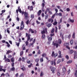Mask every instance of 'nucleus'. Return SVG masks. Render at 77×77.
<instances>
[{
  "label": "nucleus",
  "mask_w": 77,
  "mask_h": 77,
  "mask_svg": "<svg viewBox=\"0 0 77 77\" xmlns=\"http://www.w3.org/2000/svg\"><path fill=\"white\" fill-rule=\"evenodd\" d=\"M24 15L25 16V18L26 20H29V13L25 12L24 13Z\"/></svg>",
  "instance_id": "obj_1"
},
{
  "label": "nucleus",
  "mask_w": 77,
  "mask_h": 77,
  "mask_svg": "<svg viewBox=\"0 0 77 77\" xmlns=\"http://www.w3.org/2000/svg\"><path fill=\"white\" fill-rule=\"evenodd\" d=\"M20 30H23V29L24 28V22L22 21L20 24Z\"/></svg>",
  "instance_id": "obj_2"
},
{
  "label": "nucleus",
  "mask_w": 77,
  "mask_h": 77,
  "mask_svg": "<svg viewBox=\"0 0 77 77\" xmlns=\"http://www.w3.org/2000/svg\"><path fill=\"white\" fill-rule=\"evenodd\" d=\"M51 56L52 57H53L54 56V57H56L57 56V53L54 54V52L53 51Z\"/></svg>",
  "instance_id": "obj_3"
},
{
  "label": "nucleus",
  "mask_w": 77,
  "mask_h": 77,
  "mask_svg": "<svg viewBox=\"0 0 77 77\" xmlns=\"http://www.w3.org/2000/svg\"><path fill=\"white\" fill-rule=\"evenodd\" d=\"M30 35L29 34L28 36V38L27 39V41H29V40L30 42H31V41H33V38H30Z\"/></svg>",
  "instance_id": "obj_4"
},
{
  "label": "nucleus",
  "mask_w": 77,
  "mask_h": 77,
  "mask_svg": "<svg viewBox=\"0 0 77 77\" xmlns=\"http://www.w3.org/2000/svg\"><path fill=\"white\" fill-rule=\"evenodd\" d=\"M50 68L51 69V71H52V73H54V71H56V68L54 67L52 68V66H51L50 67Z\"/></svg>",
  "instance_id": "obj_5"
},
{
  "label": "nucleus",
  "mask_w": 77,
  "mask_h": 77,
  "mask_svg": "<svg viewBox=\"0 0 77 77\" xmlns=\"http://www.w3.org/2000/svg\"><path fill=\"white\" fill-rule=\"evenodd\" d=\"M45 33H46V34H47V29L46 28L45 29V30H43L41 32V33L42 34V35L45 34Z\"/></svg>",
  "instance_id": "obj_6"
},
{
  "label": "nucleus",
  "mask_w": 77,
  "mask_h": 77,
  "mask_svg": "<svg viewBox=\"0 0 77 77\" xmlns=\"http://www.w3.org/2000/svg\"><path fill=\"white\" fill-rule=\"evenodd\" d=\"M52 45H54V46H56V48H57V47H58V43L56 44V43H54V42H53Z\"/></svg>",
  "instance_id": "obj_7"
},
{
  "label": "nucleus",
  "mask_w": 77,
  "mask_h": 77,
  "mask_svg": "<svg viewBox=\"0 0 77 77\" xmlns=\"http://www.w3.org/2000/svg\"><path fill=\"white\" fill-rule=\"evenodd\" d=\"M41 12H42V11H41V10H40L38 11L37 13L38 15V16H39V15H41Z\"/></svg>",
  "instance_id": "obj_8"
},
{
  "label": "nucleus",
  "mask_w": 77,
  "mask_h": 77,
  "mask_svg": "<svg viewBox=\"0 0 77 77\" xmlns=\"http://www.w3.org/2000/svg\"><path fill=\"white\" fill-rule=\"evenodd\" d=\"M42 56L43 57H46V56H47V54L45 53H43L42 55Z\"/></svg>",
  "instance_id": "obj_9"
},
{
  "label": "nucleus",
  "mask_w": 77,
  "mask_h": 77,
  "mask_svg": "<svg viewBox=\"0 0 77 77\" xmlns=\"http://www.w3.org/2000/svg\"><path fill=\"white\" fill-rule=\"evenodd\" d=\"M74 53V51L72 50H70L69 51V54H72V53Z\"/></svg>",
  "instance_id": "obj_10"
},
{
  "label": "nucleus",
  "mask_w": 77,
  "mask_h": 77,
  "mask_svg": "<svg viewBox=\"0 0 77 77\" xmlns=\"http://www.w3.org/2000/svg\"><path fill=\"white\" fill-rule=\"evenodd\" d=\"M5 62H10L11 60H10L9 59L7 58L5 60Z\"/></svg>",
  "instance_id": "obj_11"
},
{
  "label": "nucleus",
  "mask_w": 77,
  "mask_h": 77,
  "mask_svg": "<svg viewBox=\"0 0 77 77\" xmlns=\"http://www.w3.org/2000/svg\"><path fill=\"white\" fill-rule=\"evenodd\" d=\"M63 72H65L66 71V68H65V67H63Z\"/></svg>",
  "instance_id": "obj_12"
},
{
  "label": "nucleus",
  "mask_w": 77,
  "mask_h": 77,
  "mask_svg": "<svg viewBox=\"0 0 77 77\" xmlns=\"http://www.w3.org/2000/svg\"><path fill=\"white\" fill-rule=\"evenodd\" d=\"M39 60V58H36L35 59V61L36 63H38V62Z\"/></svg>",
  "instance_id": "obj_13"
},
{
  "label": "nucleus",
  "mask_w": 77,
  "mask_h": 77,
  "mask_svg": "<svg viewBox=\"0 0 77 77\" xmlns=\"http://www.w3.org/2000/svg\"><path fill=\"white\" fill-rule=\"evenodd\" d=\"M6 43L7 44V47L8 48H9V47L11 46V45H10V44H9V43L8 42H6Z\"/></svg>",
  "instance_id": "obj_14"
},
{
  "label": "nucleus",
  "mask_w": 77,
  "mask_h": 77,
  "mask_svg": "<svg viewBox=\"0 0 77 77\" xmlns=\"http://www.w3.org/2000/svg\"><path fill=\"white\" fill-rule=\"evenodd\" d=\"M74 43V40H71L70 41V43L71 45H72Z\"/></svg>",
  "instance_id": "obj_15"
},
{
  "label": "nucleus",
  "mask_w": 77,
  "mask_h": 77,
  "mask_svg": "<svg viewBox=\"0 0 77 77\" xmlns=\"http://www.w3.org/2000/svg\"><path fill=\"white\" fill-rule=\"evenodd\" d=\"M15 69V67H13L11 69V70L12 71H14Z\"/></svg>",
  "instance_id": "obj_16"
},
{
  "label": "nucleus",
  "mask_w": 77,
  "mask_h": 77,
  "mask_svg": "<svg viewBox=\"0 0 77 77\" xmlns=\"http://www.w3.org/2000/svg\"><path fill=\"white\" fill-rule=\"evenodd\" d=\"M11 61L13 63L14 62V58L12 57L11 59Z\"/></svg>",
  "instance_id": "obj_17"
},
{
  "label": "nucleus",
  "mask_w": 77,
  "mask_h": 77,
  "mask_svg": "<svg viewBox=\"0 0 77 77\" xmlns=\"http://www.w3.org/2000/svg\"><path fill=\"white\" fill-rule=\"evenodd\" d=\"M52 37L51 36L49 37L48 38V41H51L52 40Z\"/></svg>",
  "instance_id": "obj_18"
},
{
  "label": "nucleus",
  "mask_w": 77,
  "mask_h": 77,
  "mask_svg": "<svg viewBox=\"0 0 77 77\" xmlns=\"http://www.w3.org/2000/svg\"><path fill=\"white\" fill-rule=\"evenodd\" d=\"M27 20H28L26 22V24L28 25V24H29V23H30V21H29V19Z\"/></svg>",
  "instance_id": "obj_19"
},
{
  "label": "nucleus",
  "mask_w": 77,
  "mask_h": 77,
  "mask_svg": "<svg viewBox=\"0 0 77 77\" xmlns=\"http://www.w3.org/2000/svg\"><path fill=\"white\" fill-rule=\"evenodd\" d=\"M42 39H44L45 38V34H43L42 37Z\"/></svg>",
  "instance_id": "obj_20"
},
{
  "label": "nucleus",
  "mask_w": 77,
  "mask_h": 77,
  "mask_svg": "<svg viewBox=\"0 0 77 77\" xmlns=\"http://www.w3.org/2000/svg\"><path fill=\"white\" fill-rule=\"evenodd\" d=\"M52 24L51 23H49L48 25H47V26L48 27H50L51 26Z\"/></svg>",
  "instance_id": "obj_21"
},
{
  "label": "nucleus",
  "mask_w": 77,
  "mask_h": 77,
  "mask_svg": "<svg viewBox=\"0 0 77 77\" xmlns=\"http://www.w3.org/2000/svg\"><path fill=\"white\" fill-rule=\"evenodd\" d=\"M20 7H19L18 8V9L19 10V11L20 13H21L22 12V11H21V10L20 9Z\"/></svg>",
  "instance_id": "obj_22"
},
{
  "label": "nucleus",
  "mask_w": 77,
  "mask_h": 77,
  "mask_svg": "<svg viewBox=\"0 0 77 77\" xmlns=\"http://www.w3.org/2000/svg\"><path fill=\"white\" fill-rule=\"evenodd\" d=\"M58 43L59 44H61L62 43V40H60V39H59L58 40Z\"/></svg>",
  "instance_id": "obj_23"
},
{
  "label": "nucleus",
  "mask_w": 77,
  "mask_h": 77,
  "mask_svg": "<svg viewBox=\"0 0 77 77\" xmlns=\"http://www.w3.org/2000/svg\"><path fill=\"white\" fill-rule=\"evenodd\" d=\"M62 18H61L60 20V21L58 22L59 24H60V23H62Z\"/></svg>",
  "instance_id": "obj_24"
},
{
  "label": "nucleus",
  "mask_w": 77,
  "mask_h": 77,
  "mask_svg": "<svg viewBox=\"0 0 77 77\" xmlns=\"http://www.w3.org/2000/svg\"><path fill=\"white\" fill-rule=\"evenodd\" d=\"M34 14H31V18H32V19H33V18H34Z\"/></svg>",
  "instance_id": "obj_25"
},
{
  "label": "nucleus",
  "mask_w": 77,
  "mask_h": 77,
  "mask_svg": "<svg viewBox=\"0 0 77 77\" xmlns=\"http://www.w3.org/2000/svg\"><path fill=\"white\" fill-rule=\"evenodd\" d=\"M57 21H55L54 23H53V24L54 26H56V25H57Z\"/></svg>",
  "instance_id": "obj_26"
},
{
  "label": "nucleus",
  "mask_w": 77,
  "mask_h": 77,
  "mask_svg": "<svg viewBox=\"0 0 77 77\" xmlns=\"http://www.w3.org/2000/svg\"><path fill=\"white\" fill-rule=\"evenodd\" d=\"M48 14H46L45 15V20H46L47 19V18H48Z\"/></svg>",
  "instance_id": "obj_27"
},
{
  "label": "nucleus",
  "mask_w": 77,
  "mask_h": 77,
  "mask_svg": "<svg viewBox=\"0 0 77 77\" xmlns=\"http://www.w3.org/2000/svg\"><path fill=\"white\" fill-rule=\"evenodd\" d=\"M72 62V60H69L67 62V63H71Z\"/></svg>",
  "instance_id": "obj_28"
},
{
  "label": "nucleus",
  "mask_w": 77,
  "mask_h": 77,
  "mask_svg": "<svg viewBox=\"0 0 77 77\" xmlns=\"http://www.w3.org/2000/svg\"><path fill=\"white\" fill-rule=\"evenodd\" d=\"M10 29V28H8L7 29V33H10V31L8 30H9Z\"/></svg>",
  "instance_id": "obj_29"
},
{
  "label": "nucleus",
  "mask_w": 77,
  "mask_h": 77,
  "mask_svg": "<svg viewBox=\"0 0 77 77\" xmlns=\"http://www.w3.org/2000/svg\"><path fill=\"white\" fill-rule=\"evenodd\" d=\"M69 21H70V22H71V23H74V20L70 19Z\"/></svg>",
  "instance_id": "obj_30"
},
{
  "label": "nucleus",
  "mask_w": 77,
  "mask_h": 77,
  "mask_svg": "<svg viewBox=\"0 0 77 77\" xmlns=\"http://www.w3.org/2000/svg\"><path fill=\"white\" fill-rule=\"evenodd\" d=\"M60 59H58L57 61V64H58V63H60Z\"/></svg>",
  "instance_id": "obj_31"
},
{
  "label": "nucleus",
  "mask_w": 77,
  "mask_h": 77,
  "mask_svg": "<svg viewBox=\"0 0 77 77\" xmlns=\"http://www.w3.org/2000/svg\"><path fill=\"white\" fill-rule=\"evenodd\" d=\"M22 62H24L25 61V58L23 57L22 58Z\"/></svg>",
  "instance_id": "obj_32"
},
{
  "label": "nucleus",
  "mask_w": 77,
  "mask_h": 77,
  "mask_svg": "<svg viewBox=\"0 0 77 77\" xmlns=\"http://www.w3.org/2000/svg\"><path fill=\"white\" fill-rule=\"evenodd\" d=\"M16 45L17 46V47H19V45H20V42H18V43H17V42H16Z\"/></svg>",
  "instance_id": "obj_33"
},
{
  "label": "nucleus",
  "mask_w": 77,
  "mask_h": 77,
  "mask_svg": "<svg viewBox=\"0 0 77 77\" xmlns=\"http://www.w3.org/2000/svg\"><path fill=\"white\" fill-rule=\"evenodd\" d=\"M6 75V77H10V75H9V74L8 73H7L5 75Z\"/></svg>",
  "instance_id": "obj_34"
},
{
  "label": "nucleus",
  "mask_w": 77,
  "mask_h": 77,
  "mask_svg": "<svg viewBox=\"0 0 77 77\" xmlns=\"http://www.w3.org/2000/svg\"><path fill=\"white\" fill-rule=\"evenodd\" d=\"M33 6H31L30 8V10H31L32 11H33Z\"/></svg>",
  "instance_id": "obj_35"
},
{
  "label": "nucleus",
  "mask_w": 77,
  "mask_h": 77,
  "mask_svg": "<svg viewBox=\"0 0 77 77\" xmlns=\"http://www.w3.org/2000/svg\"><path fill=\"white\" fill-rule=\"evenodd\" d=\"M40 62H43L44 61V60H43V57H42L40 59Z\"/></svg>",
  "instance_id": "obj_36"
},
{
  "label": "nucleus",
  "mask_w": 77,
  "mask_h": 77,
  "mask_svg": "<svg viewBox=\"0 0 77 77\" xmlns=\"http://www.w3.org/2000/svg\"><path fill=\"white\" fill-rule=\"evenodd\" d=\"M38 54H41V51L40 50H39L37 53Z\"/></svg>",
  "instance_id": "obj_37"
},
{
  "label": "nucleus",
  "mask_w": 77,
  "mask_h": 77,
  "mask_svg": "<svg viewBox=\"0 0 77 77\" xmlns=\"http://www.w3.org/2000/svg\"><path fill=\"white\" fill-rule=\"evenodd\" d=\"M10 53V50H9L6 52V54H8Z\"/></svg>",
  "instance_id": "obj_38"
},
{
  "label": "nucleus",
  "mask_w": 77,
  "mask_h": 77,
  "mask_svg": "<svg viewBox=\"0 0 77 77\" xmlns=\"http://www.w3.org/2000/svg\"><path fill=\"white\" fill-rule=\"evenodd\" d=\"M72 38H73L74 39V38H75V33H73V35H72Z\"/></svg>",
  "instance_id": "obj_39"
},
{
  "label": "nucleus",
  "mask_w": 77,
  "mask_h": 77,
  "mask_svg": "<svg viewBox=\"0 0 77 77\" xmlns=\"http://www.w3.org/2000/svg\"><path fill=\"white\" fill-rule=\"evenodd\" d=\"M45 3L43 2L42 4V5L43 8H44V7L45 6V4H44Z\"/></svg>",
  "instance_id": "obj_40"
},
{
  "label": "nucleus",
  "mask_w": 77,
  "mask_h": 77,
  "mask_svg": "<svg viewBox=\"0 0 77 77\" xmlns=\"http://www.w3.org/2000/svg\"><path fill=\"white\" fill-rule=\"evenodd\" d=\"M51 65H53L54 64V61H51Z\"/></svg>",
  "instance_id": "obj_41"
},
{
  "label": "nucleus",
  "mask_w": 77,
  "mask_h": 77,
  "mask_svg": "<svg viewBox=\"0 0 77 77\" xmlns=\"http://www.w3.org/2000/svg\"><path fill=\"white\" fill-rule=\"evenodd\" d=\"M32 65L33 64L32 63H31L29 65H28L29 68H31V66H32Z\"/></svg>",
  "instance_id": "obj_42"
},
{
  "label": "nucleus",
  "mask_w": 77,
  "mask_h": 77,
  "mask_svg": "<svg viewBox=\"0 0 77 77\" xmlns=\"http://www.w3.org/2000/svg\"><path fill=\"white\" fill-rule=\"evenodd\" d=\"M26 45H28V44H29V42H28V41H26Z\"/></svg>",
  "instance_id": "obj_43"
},
{
  "label": "nucleus",
  "mask_w": 77,
  "mask_h": 77,
  "mask_svg": "<svg viewBox=\"0 0 77 77\" xmlns=\"http://www.w3.org/2000/svg\"><path fill=\"white\" fill-rule=\"evenodd\" d=\"M56 59L54 60V65L55 66H56Z\"/></svg>",
  "instance_id": "obj_44"
},
{
  "label": "nucleus",
  "mask_w": 77,
  "mask_h": 77,
  "mask_svg": "<svg viewBox=\"0 0 77 77\" xmlns=\"http://www.w3.org/2000/svg\"><path fill=\"white\" fill-rule=\"evenodd\" d=\"M23 51H21L20 52V56H22V55L23 54Z\"/></svg>",
  "instance_id": "obj_45"
},
{
  "label": "nucleus",
  "mask_w": 77,
  "mask_h": 77,
  "mask_svg": "<svg viewBox=\"0 0 77 77\" xmlns=\"http://www.w3.org/2000/svg\"><path fill=\"white\" fill-rule=\"evenodd\" d=\"M54 29L53 28L52 30L51 31V33H54Z\"/></svg>",
  "instance_id": "obj_46"
},
{
  "label": "nucleus",
  "mask_w": 77,
  "mask_h": 77,
  "mask_svg": "<svg viewBox=\"0 0 77 77\" xmlns=\"http://www.w3.org/2000/svg\"><path fill=\"white\" fill-rule=\"evenodd\" d=\"M58 15H59L60 17H62V13H60L58 14Z\"/></svg>",
  "instance_id": "obj_47"
},
{
  "label": "nucleus",
  "mask_w": 77,
  "mask_h": 77,
  "mask_svg": "<svg viewBox=\"0 0 77 77\" xmlns=\"http://www.w3.org/2000/svg\"><path fill=\"white\" fill-rule=\"evenodd\" d=\"M20 77H24V74L23 73L21 74Z\"/></svg>",
  "instance_id": "obj_48"
},
{
  "label": "nucleus",
  "mask_w": 77,
  "mask_h": 77,
  "mask_svg": "<svg viewBox=\"0 0 77 77\" xmlns=\"http://www.w3.org/2000/svg\"><path fill=\"white\" fill-rule=\"evenodd\" d=\"M71 34H69V36H68V38L69 39H70V38H71Z\"/></svg>",
  "instance_id": "obj_49"
},
{
  "label": "nucleus",
  "mask_w": 77,
  "mask_h": 77,
  "mask_svg": "<svg viewBox=\"0 0 77 77\" xmlns=\"http://www.w3.org/2000/svg\"><path fill=\"white\" fill-rule=\"evenodd\" d=\"M6 11V10H2V14H4L5 13V12Z\"/></svg>",
  "instance_id": "obj_50"
},
{
  "label": "nucleus",
  "mask_w": 77,
  "mask_h": 77,
  "mask_svg": "<svg viewBox=\"0 0 77 77\" xmlns=\"http://www.w3.org/2000/svg\"><path fill=\"white\" fill-rule=\"evenodd\" d=\"M57 74L58 76H60V73L59 72H58Z\"/></svg>",
  "instance_id": "obj_51"
},
{
  "label": "nucleus",
  "mask_w": 77,
  "mask_h": 77,
  "mask_svg": "<svg viewBox=\"0 0 77 77\" xmlns=\"http://www.w3.org/2000/svg\"><path fill=\"white\" fill-rule=\"evenodd\" d=\"M50 36H51V37H52V36H54V34L53 33V34H50Z\"/></svg>",
  "instance_id": "obj_52"
},
{
  "label": "nucleus",
  "mask_w": 77,
  "mask_h": 77,
  "mask_svg": "<svg viewBox=\"0 0 77 77\" xmlns=\"http://www.w3.org/2000/svg\"><path fill=\"white\" fill-rule=\"evenodd\" d=\"M11 64V66L12 67H14V64H15V63H13Z\"/></svg>",
  "instance_id": "obj_53"
},
{
  "label": "nucleus",
  "mask_w": 77,
  "mask_h": 77,
  "mask_svg": "<svg viewBox=\"0 0 77 77\" xmlns=\"http://www.w3.org/2000/svg\"><path fill=\"white\" fill-rule=\"evenodd\" d=\"M74 55H76L77 54V52L75 51H74Z\"/></svg>",
  "instance_id": "obj_54"
},
{
  "label": "nucleus",
  "mask_w": 77,
  "mask_h": 77,
  "mask_svg": "<svg viewBox=\"0 0 77 77\" xmlns=\"http://www.w3.org/2000/svg\"><path fill=\"white\" fill-rule=\"evenodd\" d=\"M54 15H55L57 16V15H59V14L57 13V12H56Z\"/></svg>",
  "instance_id": "obj_55"
},
{
  "label": "nucleus",
  "mask_w": 77,
  "mask_h": 77,
  "mask_svg": "<svg viewBox=\"0 0 77 77\" xmlns=\"http://www.w3.org/2000/svg\"><path fill=\"white\" fill-rule=\"evenodd\" d=\"M66 58L67 59H69V56H68V55H66Z\"/></svg>",
  "instance_id": "obj_56"
},
{
  "label": "nucleus",
  "mask_w": 77,
  "mask_h": 77,
  "mask_svg": "<svg viewBox=\"0 0 77 77\" xmlns=\"http://www.w3.org/2000/svg\"><path fill=\"white\" fill-rule=\"evenodd\" d=\"M66 48L69 49V50H70V48L68 46H66Z\"/></svg>",
  "instance_id": "obj_57"
},
{
  "label": "nucleus",
  "mask_w": 77,
  "mask_h": 77,
  "mask_svg": "<svg viewBox=\"0 0 77 77\" xmlns=\"http://www.w3.org/2000/svg\"><path fill=\"white\" fill-rule=\"evenodd\" d=\"M5 75L4 73H2L1 75V77H2V76H5Z\"/></svg>",
  "instance_id": "obj_58"
},
{
  "label": "nucleus",
  "mask_w": 77,
  "mask_h": 77,
  "mask_svg": "<svg viewBox=\"0 0 77 77\" xmlns=\"http://www.w3.org/2000/svg\"><path fill=\"white\" fill-rule=\"evenodd\" d=\"M66 11L68 12H69L70 11V9H69V8H68L66 9Z\"/></svg>",
  "instance_id": "obj_59"
},
{
  "label": "nucleus",
  "mask_w": 77,
  "mask_h": 77,
  "mask_svg": "<svg viewBox=\"0 0 77 77\" xmlns=\"http://www.w3.org/2000/svg\"><path fill=\"white\" fill-rule=\"evenodd\" d=\"M18 61H19V62H21V57H20L19 58Z\"/></svg>",
  "instance_id": "obj_60"
},
{
  "label": "nucleus",
  "mask_w": 77,
  "mask_h": 77,
  "mask_svg": "<svg viewBox=\"0 0 77 77\" xmlns=\"http://www.w3.org/2000/svg\"><path fill=\"white\" fill-rule=\"evenodd\" d=\"M17 21H20V19H19V18H18V17L17 18Z\"/></svg>",
  "instance_id": "obj_61"
},
{
  "label": "nucleus",
  "mask_w": 77,
  "mask_h": 77,
  "mask_svg": "<svg viewBox=\"0 0 77 77\" xmlns=\"http://www.w3.org/2000/svg\"><path fill=\"white\" fill-rule=\"evenodd\" d=\"M42 12H44L45 11L44 8L42 7Z\"/></svg>",
  "instance_id": "obj_62"
},
{
  "label": "nucleus",
  "mask_w": 77,
  "mask_h": 77,
  "mask_svg": "<svg viewBox=\"0 0 77 77\" xmlns=\"http://www.w3.org/2000/svg\"><path fill=\"white\" fill-rule=\"evenodd\" d=\"M43 75V73L42 72H41L40 74V77H42Z\"/></svg>",
  "instance_id": "obj_63"
},
{
  "label": "nucleus",
  "mask_w": 77,
  "mask_h": 77,
  "mask_svg": "<svg viewBox=\"0 0 77 77\" xmlns=\"http://www.w3.org/2000/svg\"><path fill=\"white\" fill-rule=\"evenodd\" d=\"M75 77H77V73L76 72L75 73Z\"/></svg>",
  "instance_id": "obj_64"
}]
</instances>
